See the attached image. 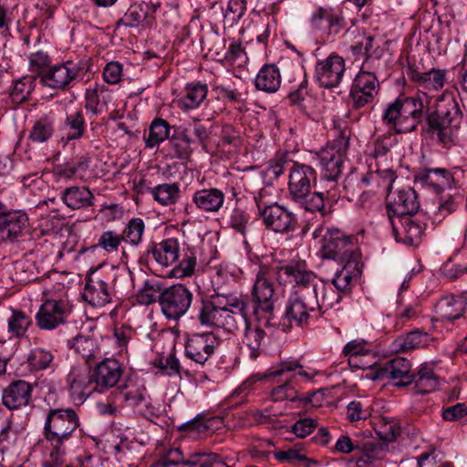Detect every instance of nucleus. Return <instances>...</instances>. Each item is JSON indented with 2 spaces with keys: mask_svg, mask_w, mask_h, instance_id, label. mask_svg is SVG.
Returning <instances> with one entry per match:
<instances>
[{
  "mask_svg": "<svg viewBox=\"0 0 467 467\" xmlns=\"http://www.w3.org/2000/svg\"><path fill=\"white\" fill-rule=\"evenodd\" d=\"M188 463L191 466L197 467H229L219 456L215 453H192V458Z\"/></svg>",
  "mask_w": 467,
  "mask_h": 467,
  "instance_id": "56",
  "label": "nucleus"
},
{
  "mask_svg": "<svg viewBox=\"0 0 467 467\" xmlns=\"http://www.w3.org/2000/svg\"><path fill=\"white\" fill-rule=\"evenodd\" d=\"M121 242V234L114 231H106L100 235L98 245L108 253H113L118 251Z\"/></svg>",
  "mask_w": 467,
  "mask_h": 467,
  "instance_id": "62",
  "label": "nucleus"
},
{
  "mask_svg": "<svg viewBox=\"0 0 467 467\" xmlns=\"http://www.w3.org/2000/svg\"><path fill=\"white\" fill-rule=\"evenodd\" d=\"M71 347L87 361L94 357L95 342L89 337L78 334L73 337Z\"/></svg>",
  "mask_w": 467,
  "mask_h": 467,
  "instance_id": "55",
  "label": "nucleus"
},
{
  "mask_svg": "<svg viewBox=\"0 0 467 467\" xmlns=\"http://www.w3.org/2000/svg\"><path fill=\"white\" fill-rule=\"evenodd\" d=\"M207 93L206 84L201 82L188 84L184 88V94L177 101L178 106L183 111L197 109L206 99Z\"/></svg>",
  "mask_w": 467,
  "mask_h": 467,
  "instance_id": "35",
  "label": "nucleus"
},
{
  "mask_svg": "<svg viewBox=\"0 0 467 467\" xmlns=\"http://www.w3.org/2000/svg\"><path fill=\"white\" fill-rule=\"evenodd\" d=\"M317 394V392L307 393L306 397L300 398L294 386V377L286 379L284 384L276 386L271 391V395L275 401L289 400L291 401L304 400L306 402L313 403V398Z\"/></svg>",
  "mask_w": 467,
  "mask_h": 467,
  "instance_id": "40",
  "label": "nucleus"
},
{
  "mask_svg": "<svg viewBox=\"0 0 467 467\" xmlns=\"http://www.w3.org/2000/svg\"><path fill=\"white\" fill-rule=\"evenodd\" d=\"M407 74L410 79L418 86L419 90L425 95L431 91L441 89L446 79V71L436 68L427 72H420L413 67H410Z\"/></svg>",
  "mask_w": 467,
  "mask_h": 467,
  "instance_id": "24",
  "label": "nucleus"
},
{
  "mask_svg": "<svg viewBox=\"0 0 467 467\" xmlns=\"http://www.w3.org/2000/svg\"><path fill=\"white\" fill-rule=\"evenodd\" d=\"M54 132V121L50 115L45 114L36 119L31 130V140L37 142L47 141Z\"/></svg>",
  "mask_w": 467,
  "mask_h": 467,
  "instance_id": "47",
  "label": "nucleus"
},
{
  "mask_svg": "<svg viewBox=\"0 0 467 467\" xmlns=\"http://www.w3.org/2000/svg\"><path fill=\"white\" fill-rule=\"evenodd\" d=\"M170 141L175 157L184 160L189 156L192 140L188 135L182 133L179 136L172 137Z\"/></svg>",
  "mask_w": 467,
  "mask_h": 467,
  "instance_id": "61",
  "label": "nucleus"
},
{
  "mask_svg": "<svg viewBox=\"0 0 467 467\" xmlns=\"http://www.w3.org/2000/svg\"><path fill=\"white\" fill-rule=\"evenodd\" d=\"M71 62L52 66L39 82L44 87L53 89H65L77 77V70L70 68Z\"/></svg>",
  "mask_w": 467,
  "mask_h": 467,
  "instance_id": "25",
  "label": "nucleus"
},
{
  "mask_svg": "<svg viewBox=\"0 0 467 467\" xmlns=\"http://www.w3.org/2000/svg\"><path fill=\"white\" fill-rule=\"evenodd\" d=\"M257 89L266 93H275L281 86V75L278 67L274 64H267L259 70L255 81Z\"/></svg>",
  "mask_w": 467,
  "mask_h": 467,
  "instance_id": "36",
  "label": "nucleus"
},
{
  "mask_svg": "<svg viewBox=\"0 0 467 467\" xmlns=\"http://www.w3.org/2000/svg\"><path fill=\"white\" fill-rule=\"evenodd\" d=\"M245 328L244 333V345L248 350L251 359H256L263 352V347L266 337V332L256 327L246 319L244 323Z\"/></svg>",
  "mask_w": 467,
  "mask_h": 467,
  "instance_id": "31",
  "label": "nucleus"
},
{
  "mask_svg": "<svg viewBox=\"0 0 467 467\" xmlns=\"http://www.w3.org/2000/svg\"><path fill=\"white\" fill-rule=\"evenodd\" d=\"M279 272L285 275L289 282L294 284V291L311 288L315 294H318V287L315 284L316 275L306 268L305 262L291 263L281 266Z\"/></svg>",
  "mask_w": 467,
  "mask_h": 467,
  "instance_id": "23",
  "label": "nucleus"
},
{
  "mask_svg": "<svg viewBox=\"0 0 467 467\" xmlns=\"http://www.w3.org/2000/svg\"><path fill=\"white\" fill-rule=\"evenodd\" d=\"M52 67V58L47 51L36 49L31 51V80L36 78L41 81L43 75H46Z\"/></svg>",
  "mask_w": 467,
  "mask_h": 467,
  "instance_id": "43",
  "label": "nucleus"
},
{
  "mask_svg": "<svg viewBox=\"0 0 467 467\" xmlns=\"http://www.w3.org/2000/svg\"><path fill=\"white\" fill-rule=\"evenodd\" d=\"M85 119L81 109L68 114L65 120V127L68 129L67 140H78L83 136L85 130Z\"/></svg>",
  "mask_w": 467,
  "mask_h": 467,
  "instance_id": "51",
  "label": "nucleus"
},
{
  "mask_svg": "<svg viewBox=\"0 0 467 467\" xmlns=\"http://www.w3.org/2000/svg\"><path fill=\"white\" fill-rule=\"evenodd\" d=\"M250 225V215L245 211L240 208H234L231 212L228 219V226L234 232L245 237Z\"/></svg>",
  "mask_w": 467,
  "mask_h": 467,
  "instance_id": "53",
  "label": "nucleus"
},
{
  "mask_svg": "<svg viewBox=\"0 0 467 467\" xmlns=\"http://www.w3.org/2000/svg\"><path fill=\"white\" fill-rule=\"evenodd\" d=\"M192 202L202 212L215 213L223 205L224 193L217 188L199 190L193 193Z\"/></svg>",
  "mask_w": 467,
  "mask_h": 467,
  "instance_id": "28",
  "label": "nucleus"
},
{
  "mask_svg": "<svg viewBox=\"0 0 467 467\" xmlns=\"http://www.w3.org/2000/svg\"><path fill=\"white\" fill-rule=\"evenodd\" d=\"M247 317L242 316L238 311L233 312L229 306H224L221 317L217 323L218 328H222L227 333L234 334L244 323H246Z\"/></svg>",
  "mask_w": 467,
  "mask_h": 467,
  "instance_id": "45",
  "label": "nucleus"
},
{
  "mask_svg": "<svg viewBox=\"0 0 467 467\" xmlns=\"http://www.w3.org/2000/svg\"><path fill=\"white\" fill-rule=\"evenodd\" d=\"M318 309V294H315L314 290L303 288L293 291L285 304L281 330L286 332L293 325L306 326L311 315Z\"/></svg>",
  "mask_w": 467,
  "mask_h": 467,
  "instance_id": "4",
  "label": "nucleus"
},
{
  "mask_svg": "<svg viewBox=\"0 0 467 467\" xmlns=\"http://www.w3.org/2000/svg\"><path fill=\"white\" fill-rule=\"evenodd\" d=\"M396 180L395 171L391 169L369 171L360 180L350 175L344 182V190L353 197L361 195L364 198L368 192L365 188H371L369 192L383 188L387 193L391 192L392 184Z\"/></svg>",
  "mask_w": 467,
  "mask_h": 467,
  "instance_id": "8",
  "label": "nucleus"
},
{
  "mask_svg": "<svg viewBox=\"0 0 467 467\" xmlns=\"http://www.w3.org/2000/svg\"><path fill=\"white\" fill-rule=\"evenodd\" d=\"M70 309L62 300L48 299L39 307L36 315V326L43 330H52L68 318Z\"/></svg>",
  "mask_w": 467,
  "mask_h": 467,
  "instance_id": "14",
  "label": "nucleus"
},
{
  "mask_svg": "<svg viewBox=\"0 0 467 467\" xmlns=\"http://www.w3.org/2000/svg\"><path fill=\"white\" fill-rule=\"evenodd\" d=\"M379 91V82L377 77L370 72L361 71L354 79L350 89L353 108L358 109L372 103Z\"/></svg>",
  "mask_w": 467,
  "mask_h": 467,
  "instance_id": "13",
  "label": "nucleus"
},
{
  "mask_svg": "<svg viewBox=\"0 0 467 467\" xmlns=\"http://www.w3.org/2000/svg\"><path fill=\"white\" fill-rule=\"evenodd\" d=\"M113 270H103L101 266L90 269L86 277L83 298L93 306H104L111 302L113 291L110 287Z\"/></svg>",
  "mask_w": 467,
  "mask_h": 467,
  "instance_id": "7",
  "label": "nucleus"
},
{
  "mask_svg": "<svg viewBox=\"0 0 467 467\" xmlns=\"http://www.w3.org/2000/svg\"><path fill=\"white\" fill-rule=\"evenodd\" d=\"M150 192L156 202L167 206L177 202L181 191L177 183H162L150 188Z\"/></svg>",
  "mask_w": 467,
  "mask_h": 467,
  "instance_id": "42",
  "label": "nucleus"
},
{
  "mask_svg": "<svg viewBox=\"0 0 467 467\" xmlns=\"http://www.w3.org/2000/svg\"><path fill=\"white\" fill-rule=\"evenodd\" d=\"M414 182L438 195L455 187L453 174L444 168L420 169L414 175Z\"/></svg>",
  "mask_w": 467,
  "mask_h": 467,
  "instance_id": "12",
  "label": "nucleus"
},
{
  "mask_svg": "<svg viewBox=\"0 0 467 467\" xmlns=\"http://www.w3.org/2000/svg\"><path fill=\"white\" fill-rule=\"evenodd\" d=\"M340 270H337L331 280V284L341 294H348L352 288V282L360 275L359 260L346 262Z\"/></svg>",
  "mask_w": 467,
  "mask_h": 467,
  "instance_id": "32",
  "label": "nucleus"
},
{
  "mask_svg": "<svg viewBox=\"0 0 467 467\" xmlns=\"http://www.w3.org/2000/svg\"><path fill=\"white\" fill-rule=\"evenodd\" d=\"M332 199V196L329 195L326 190H320L311 192L310 191L304 194L300 199H292L296 203H297L300 207L305 209L307 212H320L322 214H325V199Z\"/></svg>",
  "mask_w": 467,
  "mask_h": 467,
  "instance_id": "41",
  "label": "nucleus"
},
{
  "mask_svg": "<svg viewBox=\"0 0 467 467\" xmlns=\"http://www.w3.org/2000/svg\"><path fill=\"white\" fill-rule=\"evenodd\" d=\"M170 125L163 119H155L149 129V136L146 139V146L153 148L169 138Z\"/></svg>",
  "mask_w": 467,
  "mask_h": 467,
  "instance_id": "46",
  "label": "nucleus"
},
{
  "mask_svg": "<svg viewBox=\"0 0 467 467\" xmlns=\"http://www.w3.org/2000/svg\"><path fill=\"white\" fill-rule=\"evenodd\" d=\"M147 17L148 8L146 5H132L126 11L123 16L116 22L115 26L116 29H119L121 26L138 27Z\"/></svg>",
  "mask_w": 467,
  "mask_h": 467,
  "instance_id": "44",
  "label": "nucleus"
},
{
  "mask_svg": "<svg viewBox=\"0 0 467 467\" xmlns=\"http://www.w3.org/2000/svg\"><path fill=\"white\" fill-rule=\"evenodd\" d=\"M192 458V454H191L187 459H184V456L182 455V452L180 448H171L163 453V455L158 461L157 464L159 467H197L191 466L188 463V462H190Z\"/></svg>",
  "mask_w": 467,
  "mask_h": 467,
  "instance_id": "52",
  "label": "nucleus"
},
{
  "mask_svg": "<svg viewBox=\"0 0 467 467\" xmlns=\"http://www.w3.org/2000/svg\"><path fill=\"white\" fill-rule=\"evenodd\" d=\"M159 283L146 282L142 289L138 292V301L140 304L150 305L155 301H159V295L161 292Z\"/></svg>",
  "mask_w": 467,
  "mask_h": 467,
  "instance_id": "60",
  "label": "nucleus"
},
{
  "mask_svg": "<svg viewBox=\"0 0 467 467\" xmlns=\"http://www.w3.org/2000/svg\"><path fill=\"white\" fill-rule=\"evenodd\" d=\"M432 340L433 338L428 333L414 330L406 334L404 337H398L393 342V349L397 352H407L415 348L427 347Z\"/></svg>",
  "mask_w": 467,
  "mask_h": 467,
  "instance_id": "38",
  "label": "nucleus"
},
{
  "mask_svg": "<svg viewBox=\"0 0 467 467\" xmlns=\"http://www.w3.org/2000/svg\"><path fill=\"white\" fill-rule=\"evenodd\" d=\"M320 254L323 258L333 259L342 264L360 259V253L352 238L338 229H327L323 234Z\"/></svg>",
  "mask_w": 467,
  "mask_h": 467,
  "instance_id": "5",
  "label": "nucleus"
},
{
  "mask_svg": "<svg viewBox=\"0 0 467 467\" xmlns=\"http://www.w3.org/2000/svg\"><path fill=\"white\" fill-rule=\"evenodd\" d=\"M288 190L291 199H300L311 190V183L317 188V172L313 167L294 162L289 171Z\"/></svg>",
  "mask_w": 467,
  "mask_h": 467,
  "instance_id": "16",
  "label": "nucleus"
},
{
  "mask_svg": "<svg viewBox=\"0 0 467 467\" xmlns=\"http://www.w3.org/2000/svg\"><path fill=\"white\" fill-rule=\"evenodd\" d=\"M345 71V59L336 53H331L327 57L317 62L315 79L320 87L333 88L339 86Z\"/></svg>",
  "mask_w": 467,
  "mask_h": 467,
  "instance_id": "11",
  "label": "nucleus"
},
{
  "mask_svg": "<svg viewBox=\"0 0 467 467\" xmlns=\"http://www.w3.org/2000/svg\"><path fill=\"white\" fill-rule=\"evenodd\" d=\"M3 404L9 410H17L29 402V382L17 379L3 390Z\"/></svg>",
  "mask_w": 467,
  "mask_h": 467,
  "instance_id": "27",
  "label": "nucleus"
},
{
  "mask_svg": "<svg viewBox=\"0 0 467 467\" xmlns=\"http://www.w3.org/2000/svg\"><path fill=\"white\" fill-rule=\"evenodd\" d=\"M387 208L389 219L393 218L391 213L396 215L397 218L413 215L420 209L418 195L410 187L388 192Z\"/></svg>",
  "mask_w": 467,
  "mask_h": 467,
  "instance_id": "15",
  "label": "nucleus"
},
{
  "mask_svg": "<svg viewBox=\"0 0 467 467\" xmlns=\"http://www.w3.org/2000/svg\"><path fill=\"white\" fill-rule=\"evenodd\" d=\"M274 457L281 463L300 465L302 462H306L307 467L311 464H316L315 461L308 460L306 456L301 452V450L296 447L276 451L274 452Z\"/></svg>",
  "mask_w": 467,
  "mask_h": 467,
  "instance_id": "50",
  "label": "nucleus"
},
{
  "mask_svg": "<svg viewBox=\"0 0 467 467\" xmlns=\"http://www.w3.org/2000/svg\"><path fill=\"white\" fill-rule=\"evenodd\" d=\"M410 362L400 357H396L380 366L375 371L373 379H391L397 386H407L413 381V373H410Z\"/></svg>",
  "mask_w": 467,
  "mask_h": 467,
  "instance_id": "19",
  "label": "nucleus"
},
{
  "mask_svg": "<svg viewBox=\"0 0 467 467\" xmlns=\"http://www.w3.org/2000/svg\"><path fill=\"white\" fill-rule=\"evenodd\" d=\"M347 26V21L342 8L327 6V34L328 36L338 35Z\"/></svg>",
  "mask_w": 467,
  "mask_h": 467,
  "instance_id": "48",
  "label": "nucleus"
},
{
  "mask_svg": "<svg viewBox=\"0 0 467 467\" xmlns=\"http://www.w3.org/2000/svg\"><path fill=\"white\" fill-rule=\"evenodd\" d=\"M53 360L50 351L44 348H36L31 352V369L41 370L47 368Z\"/></svg>",
  "mask_w": 467,
  "mask_h": 467,
  "instance_id": "63",
  "label": "nucleus"
},
{
  "mask_svg": "<svg viewBox=\"0 0 467 467\" xmlns=\"http://www.w3.org/2000/svg\"><path fill=\"white\" fill-rule=\"evenodd\" d=\"M145 231V223L140 218L131 219L124 228L121 238L122 241L133 246H138L142 240Z\"/></svg>",
  "mask_w": 467,
  "mask_h": 467,
  "instance_id": "49",
  "label": "nucleus"
},
{
  "mask_svg": "<svg viewBox=\"0 0 467 467\" xmlns=\"http://www.w3.org/2000/svg\"><path fill=\"white\" fill-rule=\"evenodd\" d=\"M180 244L176 238H168L154 244L148 253H151L154 260L161 266H169L179 259Z\"/></svg>",
  "mask_w": 467,
  "mask_h": 467,
  "instance_id": "29",
  "label": "nucleus"
},
{
  "mask_svg": "<svg viewBox=\"0 0 467 467\" xmlns=\"http://www.w3.org/2000/svg\"><path fill=\"white\" fill-rule=\"evenodd\" d=\"M220 136L223 146H233L237 148L242 143L240 132L230 124L223 125Z\"/></svg>",
  "mask_w": 467,
  "mask_h": 467,
  "instance_id": "64",
  "label": "nucleus"
},
{
  "mask_svg": "<svg viewBox=\"0 0 467 467\" xmlns=\"http://www.w3.org/2000/svg\"><path fill=\"white\" fill-rule=\"evenodd\" d=\"M427 122L432 136L445 146L454 144L462 122V112L451 94H443L436 103V109L428 115Z\"/></svg>",
  "mask_w": 467,
  "mask_h": 467,
  "instance_id": "2",
  "label": "nucleus"
},
{
  "mask_svg": "<svg viewBox=\"0 0 467 467\" xmlns=\"http://www.w3.org/2000/svg\"><path fill=\"white\" fill-rule=\"evenodd\" d=\"M28 222L26 213L8 212L0 202V242H14L23 234Z\"/></svg>",
  "mask_w": 467,
  "mask_h": 467,
  "instance_id": "20",
  "label": "nucleus"
},
{
  "mask_svg": "<svg viewBox=\"0 0 467 467\" xmlns=\"http://www.w3.org/2000/svg\"><path fill=\"white\" fill-rule=\"evenodd\" d=\"M63 202L73 210L94 205V195L87 187L72 186L66 188L61 195Z\"/></svg>",
  "mask_w": 467,
  "mask_h": 467,
  "instance_id": "33",
  "label": "nucleus"
},
{
  "mask_svg": "<svg viewBox=\"0 0 467 467\" xmlns=\"http://www.w3.org/2000/svg\"><path fill=\"white\" fill-rule=\"evenodd\" d=\"M110 100L108 88L103 84L95 83L93 87L87 88L85 94V108L94 115L102 112L104 107Z\"/></svg>",
  "mask_w": 467,
  "mask_h": 467,
  "instance_id": "37",
  "label": "nucleus"
},
{
  "mask_svg": "<svg viewBox=\"0 0 467 467\" xmlns=\"http://www.w3.org/2000/svg\"><path fill=\"white\" fill-rule=\"evenodd\" d=\"M120 397L128 402L129 405L138 407L147 401V391L143 386L130 387L125 385L124 390L120 392ZM147 406V404H145Z\"/></svg>",
  "mask_w": 467,
  "mask_h": 467,
  "instance_id": "54",
  "label": "nucleus"
},
{
  "mask_svg": "<svg viewBox=\"0 0 467 467\" xmlns=\"http://www.w3.org/2000/svg\"><path fill=\"white\" fill-rule=\"evenodd\" d=\"M195 265L196 256L193 252L189 251V253L184 254L180 263L173 267L172 275L179 278L192 275L194 272Z\"/></svg>",
  "mask_w": 467,
  "mask_h": 467,
  "instance_id": "59",
  "label": "nucleus"
},
{
  "mask_svg": "<svg viewBox=\"0 0 467 467\" xmlns=\"http://www.w3.org/2000/svg\"><path fill=\"white\" fill-rule=\"evenodd\" d=\"M68 380L70 382V396L75 402H83L94 391H97L91 373L85 375L71 372L68 375Z\"/></svg>",
  "mask_w": 467,
  "mask_h": 467,
  "instance_id": "30",
  "label": "nucleus"
},
{
  "mask_svg": "<svg viewBox=\"0 0 467 467\" xmlns=\"http://www.w3.org/2000/svg\"><path fill=\"white\" fill-rule=\"evenodd\" d=\"M90 373L97 391L103 393L117 385L123 373V368L119 360L105 358L98 363Z\"/></svg>",
  "mask_w": 467,
  "mask_h": 467,
  "instance_id": "21",
  "label": "nucleus"
},
{
  "mask_svg": "<svg viewBox=\"0 0 467 467\" xmlns=\"http://www.w3.org/2000/svg\"><path fill=\"white\" fill-rule=\"evenodd\" d=\"M29 327L28 317L21 311H13L8 320L9 332L17 337H24Z\"/></svg>",
  "mask_w": 467,
  "mask_h": 467,
  "instance_id": "57",
  "label": "nucleus"
},
{
  "mask_svg": "<svg viewBox=\"0 0 467 467\" xmlns=\"http://www.w3.org/2000/svg\"><path fill=\"white\" fill-rule=\"evenodd\" d=\"M256 206L265 227L275 233L286 234L296 229L297 220L295 214L285 207L277 204L266 205L262 200V194L254 197Z\"/></svg>",
  "mask_w": 467,
  "mask_h": 467,
  "instance_id": "10",
  "label": "nucleus"
},
{
  "mask_svg": "<svg viewBox=\"0 0 467 467\" xmlns=\"http://www.w3.org/2000/svg\"><path fill=\"white\" fill-rule=\"evenodd\" d=\"M223 307V298L220 295L202 298L198 306L197 319L202 326L216 327Z\"/></svg>",
  "mask_w": 467,
  "mask_h": 467,
  "instance_id": "26",
  "label": "nucleus"
},
{
  "mask_svg": "<svg viewBox=\"0 0 467 467\" xmlns=\"http://www.w3.org/2000/svg\"><path fill=\"white\" fill-rule=\"evenodd\" d=\"M466 302L462 298L448 296L441 298L436 306V313L442 320L454 321L463 317Z\"/></svg>",
  "mask_w": 467,
  "mask_h": 467,
  "instance_id": "34",
  "label": "nucleus"
},
{
  "mask_svg": "<svg viewBox=\"0 0 467 467\" xmlns=\"http://www.w3.org/2000/svg\"><path fill=\"white\" fill-rule=\"evenodd\" d=\"M423 109L424 105L420 99L400 95L387 106L382 121L396 133L411 132L422 121Z\"/></svg>",
  "mask_w": 467,
  "mask_h": 467,
  "instance_id": "3",
  "label": "nucleus"
},
{
  "mask_svg": "<svg viewBox=\"0 0 467 467\" xmlns=\"http://www.w3.org/2000/svg\"><path fill=\"white\" fill-rule=\"evenodd\" d=\"M193 294L184 285L177 284L164 288L159 295L162 314L168 319L178 320L191 307Z\"/></svg>",
  "mask_w": 467,
  "mask_h": 467,
  "instance_id": "9",
  "label": "nucleus"
},
{
  "mask_svg": "<svg viewBox=\"0 0 467 467\" xmlns=\"http://www.w3.org/2000/svg\"><path fill=\"white\" fill-rule=\"evenodd\" d=\"M78 425V417L73 409L50 410L44 426L46 438L51 442L62 444Z\"/></svg>",
  "mask_w": 467,
  "mask_h": 467,
  "instance_id": "6",
  "label": "nucleus"
},
{
  "mask_svg": "<svg viewBox=\"0 0 467 467\" xmlns=\"http://www.w3.org/2000/svg\"><path fill=\"white\" fill-rule=\"evenodd\" d=\"M322 296L318 297L319 312H325L337 305L342 299V294L335 291L331 287H327L326 285L321 286Z\"/></svg>",
  "mask_w": 467,
  "mask_h": 467,
  "instance_id": "58",
  "label": "nucleus"
},
{
  "mask_svg": "<svg viewBox=\"0 0 467 467\" xmlns=\"http://www.w3.org/2000/svg\"><path fill=\"white\" fill-rule=\"evenodd\" d=\"M219 339L212 332L193 334L185 345V355L194 362L203 365L213 354Z\"/></svg>",
  "mask_w": 467,
  "mask_h": 467,
  "instance_id": "18",
  "label": "nucleus"
},
{
  "mask_svg": "<svg viewBox=\"0 0 467 467\" xmlns=\"http://www.w3.org/2000/svg\"><path fill=\"white\" fill-rule=\"evenodd\" d=\"M392 232L398 242L408 245H419L424 234L426 224L417 218L404 216L400 218H390Z\"/></svg>",
  "mask_w": 467,
  "mask_h": 467,
  "instance_id": "17",
  "label": "nucleus"
},
{
  "mask_svg": "<svg viewBox=\"0 0 467 467\" xmlns=\"http://www.w3.org/2000/svg\"><path fill=\"white\" fill-rule=\"evenodd\" d=\"M252 296L254 302V315H258L262 311L271 313L275 310L274 285L264 269H260L256 275Z\"/></svg>",
  "mask_w": 467,
  "mask_h": 467,
  "instance_id": "22",
  "label": "nucleus"
},
{
  "mask_svg": "<svg viewBox=\"0 0 467 467\" xmlns=\"http://www.w3.org/2000/svg\"><path fill=\"white\" fill-rule=\"evenodd\" d=\"M91 159L88 155L77 157L75 161L58 165L57 174L65 179L78 178L83 180L89 169Z\"/></svg>",
  "mask_w": 467,
  "mask_h": 467,
  "instance_id": "39",
  "label": "nucleus"
},
{
  "mask_svg": "<svg viewBox=\"0 0 467 467\" xmlns=\"http://www.w3.org/2000/svg\"><path fill=\"white\" fill-rule=\"evenodd\" d=\"M337 132V139L317 153L321 168L317 189L326 190L333 200L338 199L340 194L337 180L342 173L350 138L348 130Z\"/></svg>",
  "mask_w": 467,
  "mask_h": 467,
  "instance_id": "1",
  "label": "nucleus"
}]
</instances>
